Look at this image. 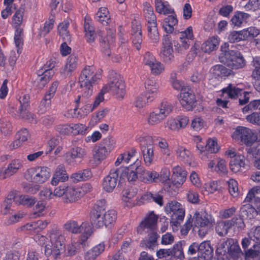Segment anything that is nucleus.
I'll return each mask as SVG.
<instances>
[{
    "label": "nucleus",
    "mask_w": 260,
    "mask_h": 260,
    "mask_svg": "<svg viewBox=\"0 0 260 260\" xmlns=\"http://www.w3.org/2000/svg\"><path fill=\"white\" fill-rule=\"evenodd\" d=\"M204 124L205 122L201 117L196 116L191 120V127L193 130L198 132L203 128Z\"/></svg>",
    "instance_id": "774afa93"
},
{
    "label": "nucleus",
    "mask_w": 260,
    "mask_h": 260,
    "mask_svg": "<svg viewBox=\"0 0 260 260\" xmlns=\"http://www.w3.org/2000/svg\"><path fill=\"white\" fill-rule=\"evenodd\" d=\"M243 40H245V37L243 31H233L228 36V40L231 43L239 42Z\"/></svg>",
    "instance_id": "bf43d9fd"
},
{
    "label": "nucleus",
    "mask_w": 260,
    "mask_h": 260,
    "mask_svg": "<svg viewBox=\"0 0 260 260\" xmlns=\"http://www.w3.org/2000/svg\"><path fill=\"white\" fill-rule=\"evenodd\" d=\"M144 15L147 22L148 37L153 43L159 41V37L157 29L156 17L154 13L147 14Z\"/></svg>",
    "instance_id": "f8f14e48"
},
{
    "label": "nucleus",
    "mask_w": 260,
    "mask_h": 260,
    "mask_svg": "<svg viewBox=\"0 0 260 260\" xmlns=\"http://www.w3.org/2000/svg\"><path fill=\"white\" fill-rule=\"evenodd\" d=\"M162 46L160 52V56L166 63H171L174 60L173 49L172 39L169 35L164 36Z\"/></svg>",
    "instance_id": "ddd939ff"
},
{
    "label": "nucleus",
    "mask_w": 260,
    "mask_h": 260,
    "mask_svg": "<svg viewBox=\"0 0 260 260\" xmlns=\"http://www.w3.org/2000/svg\"><path fill=\"white\" fill-rule=\"evenodd\" d=\"M77 64V56L75 54H71L67 59V63L61 72V74L65 77L71 76L76 69Z\"/></svg>",
    "instance_id": "a211bd4d"
},
{
    "label": "nucleus",
    "mask_w": 260,
    "mask_h": 260,
    "mask_svg": "<svg viewBox=\"0 0 260 260\" xmlns=\"http://www.w3.org/2000/svg\"><path fill=\"white\" fill-rule=\"evenodd\" d=\"M106 208V201L104 199L98 201L94 205L90 215H98L105 213Z\"/></svg>",
    "instance_id": "09e8293b"
},
{
    "label": "nucleus",
    "mask_w": 260,
    "mask_h": 260,
    "mask_svg": "<svg viewBox=\"0 0 260 260\" xmlns=\"http://www.w3.org/2000/svg\"><path fill=\"white\" fill-rule=\"evenodd\" d=\"M186 175V171L181 167L177 166L173 168L172 178L175 185L182 184L185 181Z\"/></svg>",
    "instance_id": "412c9836"
},
{
    "label": "nucleus",
    "mask_w": 260,
    "mask_h": 260,
    "mask_svg": "<svg viewBox=\"0 0 260 260\" xmlns=\"http://www.w3.org/2000/svg\"><path fill=\"white\" fill-rule=\"evenodd\" d=\"M97 72L93 66H86L82 70L79 78L80 87H85L88 78Z\"/></svg>",
    "instance_id": "c756f323"
},
{
    "label": "nucleus",
    "mask_w": 260,
    "mask_h": 260,
    "mask_svg": "<svg viewBox=\"0 0 260 260\" xmlns=\"http://www.w3.org/2000/svg\"><path fill=\"white\" fill-rule=\"evenodd\" d=\"M109 81L108 85V91H111L117 99H122L125 93V84L123 77L114 71L109 74Z\"/></svg>",
    "instance_id": "39448f33"
},
{
    "label": "nucleus",
    "mask_w": 260,
    "mask_h": 260,
    "mask_svg": "<svg viewBox=\"0 0 260 260\" xmlns=\"http://www.w3.org/2000/svg\"><path fill=\"white\" fill-rule=\"evenodd\" d=\"M142 198L144 200L153 201L159 206H162L163 204L162 196L156 193L152 194L150 192H147L143 196Z\"/></svg>",
    "instance_id": "6e6d98bb"
},
{
    "label": "nucleus",
    "mask_w": 260,
    "mask_h": 260,
    "mask_svg": "<svg viewBox=\"0 0 260 260\" xmlns=\"http://www.w3.org/2000/svg\"><path fill=\"white\" fill-rule=\"evenodd\" d=\"M109 153L99 145L94 147L92 150V157L95 164H100Z\"/></svg>",
    "instance_id": "7c9ffc66"
},
{
    "label": "nucleus",
    "mask_w": 260,
    "mask_h": 260,
    "mask_svg": "<svg viewBox=\"0 0 260 260\" xmlns=\"http://www.w3.org/2000/svg\"><path fill=\"white\" fill-rule=\"evenodd\" d=\"M84 31L85 32V37L89 43L93 42L96 37L94 28L90 24L89 20L85 19L84 25Z\"/></svg>",
    "instance_id": "a18cd8bd"
},
{
    "label": "nucleus",
    "mask_w": 260,
    "mask_h": 260,
    "mask_svg": "<svg viewBox=\"0 0 260 260\" xmlns=\"http://www.w3.org/2000/svg\"><path fill=\"white\" fill-rule=\"evenodd\" d=\"M229 254L234 260H237L243 253L238 244L233 243L229 249Z\"/></svg>",
    "instance_id": "864d4df0"
},
{
    "label": "nucleus",
    "mask_w": 260,
    "mask_h": 260,
    "mask_svg": "<svg viewBox=\"0 0 260 260\" xmlns=\"http://www.w3.org/2000/svg\"><path fill=\"white\" fill-rule=\"evenodd\" d=\"M200 255L206 258L207 256H211L213 249L210 245L209 241H204L199 245Z\"/></svg>",
    "instance_id": "49530a36"
},
{
    "label": "nucleus",
    "mask_w": 260,
    "mask_h": 260,
    "mask_svg": "<svg viewBox=\"0 0 260 260\" xmlns=\"http://www.w3.org/2000/svg\"><path fill=\"white\" fill-rule=\"evenodd\" d=\"M245 158L242 155H238L231 159L230 162V167L232 171L237 173L241 171L245 165Z\"/></svg>",
    "instance_id": "b1692460"
},
{
    "label": "nucleus",
    "mask_w": 260,
    "mask_h": 260,
    "mask_svg": "<svg viewBox=\"0 0 260 260\" xmlns=\"http://www.w3.org/2000/svg\"><path fill=\"white\" fill-rule=\"evenodd\" d=\"M24 14V9L19 8L13 17V24L17 28L22 23Z\"/></svg>",
    "instance_id": "0e129e2a"
},
{
    "label": "nucleus",
    "mask_w": 260,
    "mask_h": 260,
    "mask_svg": "<svg viewBox=\"0 0 260 260\" xmlns=\"http://www.w3.org/2000/svg\"><path fill=\"white\" fill-rule=\"evenodd\" d=\"M245 202H260V187L254 186L250 189L244 200Z\"/></svg>",
    "instance_id": "ea45409f"
},
{
    "label": "nucleus",
    "mask_w": 260,
    "mask_h": 260,
    "mask_svg": "<svg viewBox=\"0 0 260 260\" xmlns=\"http://www.w3.org/2000/svg\"><path fill=\"white\" fill-rule=\"evenodd\" d=\"M116 219V213L113 210H110L104 213L105 226L112 225Z\"/></svg>",
    "instance_id": "3c124183"
},
{
    "label": "nucleus",
    "mask_w": 260,
    "mask_h": 260,
    "mask_svg": "<svg viewBox=\"0 0 260 260\" xmlns=\"http://www.w3.org/2000/svg\"><path fill=\"white\" fill-rule=\"evenodd\" d=\"M233 221L226 220L218 222L215 230L217 233L220 236H224L228 234L229 230L232 226Z\"/></svg>",
    "instance_id": "58836bf2"
},
{
    "label": "nucleus",
    "mask_w": 260,
    "mask_h": 260,
    "mask_svg": "<svg viewBox=\"0 0 260 260\" xmlns=\"http://www.w3.org/2000/svg\"><path fill=\"white\" fill-rule=\"evenodd\" d=\"M172 256L182 260L184 258V255L182 248V241H179L175 243L172 249Z\"/></svg>",
    "instance_id": "8fccbe9b"
},
{
    "label": "nucleus",
    "mask_w": 260,
    "mask_h": 260,
    "mask_svg": "<svg viewBox=\"0 0 260 260\" xmlns=\"http://www.w3.org/2000/svg\"><path fill=\"white\" fill-rule=\"evenodd\" d=\"M22 164L21 161L18 160H13L9 164L7 168H2L0 170V178L4 179L16 173L17 171L21 167Z\"/></svg>",
    "instance_id": "dca6fc26"
},
{
    "label": "nucleus",
    "mask_w": 260,
    "mask_h": 260,
    "mask_svg": "<svg viewBox=\"0 0 260 260\" xmlns=\"http://www.w3.org/2000/svg\"><path fill=\"white\" fill-rule=\"evenodd\" d=\"M165 210L167 212L173 213L170 223L173 231L177 230L185 215V210L182 205L176 201H172L168 203Z\"/></svg>",
    "instance_id": "20e7f679"
},
{
    "label": "nucleus",
    "mask_w": 260,
    "mask_h": 260,
    "mask_svg": "<svg viewBox=\"0 0 260 260\" xmlns=\"http://www.w3.org/2000/svg\"><path fill=\"white\" fill-rule=\"evenodd\" d=\"M118 169L120 170L119 172L120 179L126 178L129 182L135 181L143 171V168L141 166V161L138 159H137L128 168L125 167Z\"/></svg>",
    "instance_id": "6e6552de"
},
{
    "label": "nucleus",
    "mask_w": 260,
    "mask_h": 260,
    "mask_svg": "<svg viewBox=\"0 0 260 260\" xmlns=\"http://www.w3.org/2000/svg\"><path fill=\"white\" fill-rule=\"evenodd\" d=\"M50 243L45 247V254L47 256L53 255L55 258L57 257L64 250V237L61 231L57 228H52L49 233Z\"/></svg>",
    "instance_id": "f03ea898"
},
{
    "label": "nucleus",
    "mask_w": 260,
    "mask_h": 260,
    "mask_svg": "<svg viewBox=\"0 0 260 260\" xmlns=\"http://www.w3.org/2000/svg\"><path fill=\"white\" fill-rule=\"evenodd\" d=\"M30 138V135L26 128L21 129L17 134V139L11 145L10 147L15 149L20 147L22 143Z\"/></svg>",
    "instance_id": "393cba45"
},
{
    "label": "nucleus",
    "mask_w": 260,
    "mask_h": 260,
    "mask_svg": "<svg viewBox=\"0 0 260 260\" xmlns=\"http://www.w3.org/2000/svg\"><path fill=\"white\" fill-rule=\"evenodd\" d=\"M86 246L87 244L86 240L85 239H82L77 242H73L67 246L68 252L70 255H75L78 252L81 247L84 248Z\"/></svg>",
    "instance_id": "a19ab883"
},
{
    "label": "nucleus",
    "mask_w": 260,
    "mask_h": 260,
    "mask_svg": "<svg viewBox=\"0 0 260 260\" xmlns=\"http://www.w3.org/2000/svg\"><path fill=\"white\" fill-rule=\"evenodd\" d=\"M158 85L155 81L152 79H148L145 82V89L146 94H149L147 96V100L153 98L154 95L157 93Z\"/></svg>",
    "instance_id": "f704fd0d"
},
{
    "label": "nucleus",
    "mask_w": 260,
    "mask_h": 260,
    "mask_svg": "<svg viewBox=\"0 0 260 260\" xmlns=\"http://www.w3.org/2000/svg\"><path fill=\"white\" fill-rule=\"evenodd\" d=\"M155 6L156 11L164 15L172 13L173 9L167 2H163L161 0H155Z\"/></svg>",
    "instance_id": "2f4dec72"
},
{
    "label": "nucleus",
    "mask_w": 260,
    "mask_h": 260,
    "mask_svg": "<svg viewBox=\"0 0 260 260\" xmlns=\"http://www.w3.org/2000/svg\"><path fill=\"white\" fill-rule=\"evenodd\" d=\"M92 177L90 169H86L72 174L71 178L74 182H79L89 179Z\"/></svg>",
    "instance_id": "c9c22d12"
},
{
    "label": "nucleus",
    "mask_w": 260,
    "mask_h": 260,
    "mask_svg": "<svg viewBox=\"0 0 260 260\" xmlns=\"http://www.w3.org/2000/svg\"><path fill=\"white\" fill-rule=\"evenodd\" d=\"M101 78V75L98 72L88 78L85 87H80L81 95L78 96L76 102H85V100L89 98L93 93V86L97 84Z\"/></svg>",
    "instance_id": "1a4fd4ad"
},
{
    "label": "nucleus",
    "mask_w": 260,
    "mask_h": 260,
    "mask_svg": "<svg viewBox=\"0 0 260 260\" xmlns=\"http://www.w3.org/2000/svg\"><path fill=\"white\" fill-rule=\"evenodd\" d=\"M18 114L20 118L27 120L29 122L36 123L37 121L35 115L29 112L27 109L21 110L19 112H18Z\"/></svg>",
    "instance_id": "69168bd1"
},
{
    "label": "nucleus",
    "mask_w": 260,
    "mask_h": 260,
    "mask_svg": "<svg viewBox=\"0 0 260 260\" xmlns=\"http://www.w3.org/2000/svg\"><path fill=\"white\" fill-rule=\"evenodd\" d=\"M108 91V86H104L101 90L100 92L96 96L95 100L92 105L88 104L85 106V109H87L86 113H89L92 111L95 108H96L101 102H103L104 100V95L105 93Z\"/></svg>",
    "instance_id": "a878e982"
},
{
    "label": "nucleus",
    "mask_w": 260,
    "mask_h": 260,
    "mask_svg": "<svg viewBox=\"0 0 260 260\" xmlns=\"http://www.w3.org/2000/svg\"><path fill=\"white\" fill-rule=\"evenodd\" d=\"M137 141L140 143L143 160L145 165L149 166L154 158V146L152 137L148 136H137Z\"/></svg>",
    "instance_id": "7ed1b4c3"
},
{
    "label": "nucleus",
    "mask_w": 260,
    "mask_h": 260,
    "mask_svg": "<svg viewBox=\"0 0 260 260\" xmlns=\"http://www.w3.org/2000/svg\"><path fill=\"white\" fill-rule=\"evenodd\" d=\"M228 183L230 194L234 198L238 197L239 194V190L237 181L235 179H231L228 181Z\"/></svg>",
    "instance_id": "680f3d73"
},
{
    "label": "nucleus",
    "mask_w": 260,
    "mask_h": 260,
    "mask_svg": "<svg viewBox=\"0 0 260 260\" xmlns=\"http://www.w3.org/2000/svg\"><path fill=\"white\" fill-rule=\"evenodd\" d=\"M249 14L247 13L237 12L233 17L231 21L235 26H239L244 21L246 20L249 17Z\"/></svg>",
    "instance_id": "603ef678"
},
{
    "label": "nucleus",
    "mask_w": 260,
    "mask_h": 260,
    "mask_svg": "<svg viewBox=\"0 0 260 260\" xmlns=\"http://www.w3.org/2000/svg\"><path fill=\"white\" fill-rule=\"evenodd\" d=\"M180 98L181 104L187 110L192 108L196 102L194 95L188 88L180 92Z\"/></svg>",
    "instance_id": "f3484780"
},
{
    "label": "nucleus",
    "mask_w": 260,
    "mask_h": 260,
    "mask_svg": "<svg viewBox=\"0 0 260 260\" xmlns=\"http://www.w3.org/2000/svg\"><path fill=\"white\" fill-rule=\"evenodd\" d=\"M232 138L246 145L250 146L257 138L251 129L244 126H238L232 134Z\"/></svg>",
    "instance_id": "0eeeda50"
},
{
    "label": "nucleus",
    "mask_w": 260,
    "mask_h": 260,
    "mask_svg": "<svg viewBox=\"0 0 260 260\" xmlns=\"http://www.w3.org/2000/svg\"><path fill=\"white\" fill-rule=\"evenodd\" d=\"M158 217L153 212L147 215L137 228L138 234H142L143 232H154L156 229Z\"/></svg>",
    "instance_id": "9b49d317"
},
{
    "label": "nucleus",
    "mask_w": 260,
    "mask_h": 260,
    "mask_svg": "<svg viewBox=\"0 0 260 260\" xmlns=\"http://www.w3.org/2000/svg\"><path fill=\"white\" fill-rule=\"evenodd\" d=\"M155 110L161 115L164 119H166V118L172 112L173 110V106L169 102L167 101H163L160 103L158 108Z\"/></svg>",
    "instance_id": "de8ad7c7"
},
{
    "label": "nucleus",
    "mask_w": 260,
    "mask_h": 260,
    "mask_svg": "<svg viewBox=\"0 0 260 260\" xmlns=\"http://www.w3.org/2000/svg\"><path fill=\"white\" fill-rule=\"evenodd\" d=\"M149 68L151 70V73L154 75H159L165 70L163 64L157 60H156L152 64H151Z\"/></svg>",
    "instance_id": "338daca9"
},
{
    "label": "nucleus",
    "mask_w": 260,
    "mask_h": 260,
    "mask_svg": "<svg viewBox=\"0 0 260 260\" xmlns=\"http://www.w3.org/2000/svg\"><path fill=\"white\" fill-rule=\"evenodd\" d=\"M242 92L243 90L232 84H229L226 88L222 89V93L226 94L227 96L231 99H235L241 96Z\"/></svg>",
    "instance_id": "72a5a7b5"
},
{
    "label": "nucleus",
    "mask_w": 260,
    "mask_h": 260,
    "mask_svg": "<svg viewBox=\"0 0 260 260\" xmlns=\"http://www.w3.org/2000/svg\"><path fill=\"white\" fill-rule=\"evenodd\" d=\"M219 42L220 40L217 36L210 38L202 44L201 49L204 52L210 53L218 48Z\"/></svg>",
    "instance_id": "4be33fe9"
},
{
    "label": "nucleus",
    "mask_w": 260,
    "mask_h": 260,
    "mask_svg": "<svg viewBox=\"0 0 260 260\" xmlns=\"http://www.w3.org/2000/svg\"><path fill=\"white\" fill-rule=\"evenodd\" d=\"M52 99V98L45 94L39 106V111L40 113H44L49 108L51 105Z\"/></svg>",
    "instance_id": "e2e57ef3"
},
{
    "label": "nucleus",
    "mask_w": 260,
    "mask_h": 260,
    "mask_svg": "<svg viewBox=\"0 0 260 260\" xmlns=\"http://www.w3.org/2000/svg\"><path fill=\"white\" fill-rule=\"evenodd\" d=\"M214 223L212 216L206 212L197 214L194 222L196 226L204 228H211Z\"/></svg>",
    "instance_id": "2eb2a0df"
},
{
    "label": "nucleus",
    "mask_w": 260,
    "mask_h": 260,
    "mask_svg": "<svg viewBox=\"0 0 260 260\" xmlns=\"http://www.w3.org/2000/svg\"><path fill=\"white\" fill-rule=\"evenodd\" d=\"M82 197L78 187H73L67 186L65 194V202L73 203Z\"/></svg>",
    "instance_id": "5701e85b"
},
{
    "label": "nucleus",
    "mask_w": 260,
    "mask_h": 260,
    "mask_svg": "<svg viewBox=\"0 0 260 260\" xmlns=\"http://www.w3.org/2000/svg\"><path fill=\"white\" fill-rule=\"evenodd\" d=\"M14 201L18 204L30 207L36 202V198L28 195H19L14 197Z\"/></svg>",
    "instance_id": "473e14b6"
},
{
    "label": "nucleus",
    "mask_w": 260,
    "mask_h": 260,
    "mask_svg": "<svg viewBox=\"0 0 260 260\" xmlns=\"http://www.w3.org/2000/svg\"><path fill=\"white\" fill-rule=\"evenodd\" d=\"M71 125L72 134L74 135H84L88 128L87 126L81 123H72Z\"/></svg>",
    "instance_id": "13d9d810"
},
{
    "label": "nucleus",
    "mask_w": 260,
    "mask_h": 260,
    "mask_svg": "<svg viewBox=\"0 0 260 260\" xmlns=\"http://www.w3.org/2000/svg\"><path fill=\"white\" fill-rule=\"evenodd\" d=\"M64 229L74 234H79L83 232H86V229L89 228L87 222L79 224L77 221L71 220L64 224Z\"/></svg>",
    "instance_id": "aec40b11"
},
{
    "label": "nucleus",
    "mask_w": 260,
    "mask_h": 260,
    "mask_svg": "<svg viewBox=\"0 0 260 260\" xmlns=\"http://www.w3.org/2000/svg\"><path fill=\"white\" fill-rule=\"evenodd\" d=\"M229 48V44L228 43H224L221 46V53L219 56L220 61L233 70L244 68L246 61L242 54L238 51L230 50Z\"/></svg>",
    "instance_id": "f257e3e1"
},
{
    "label": "nucleus",
    "mask_w": 260,
    "mask_h": 260,
    "mask_svg": "<svg viewBox=\"0 0 260 260\" xmlns=\"http://www.w3.org/2000/svg\"><path fill=\"white\" fill-rule=\"evenodd\" d=\"M39 73H41L42 74L39 75L38 79V81L39 82L38 85L39 88H42L44 87L46 84L49 81L51 77H52L54 74V72L52 70H42V71H39Z\"/></svg>",
    "instance_id": "e433bc0d"
},
{
    "label": "nucleus",
    "mask_w": 260,
    "mask_h": 260,
    "mask_svg": "<svg viewBox=\"0 0 260 260\" xmlns=\"http://www.w3.org/2000/svg\"><path fill=\"white\" fill-rule=\"evenodd\" d=\"M211 72L215 77H225L230 75L232 71L222 65L217 64L213 66Z\"/></svg>",
    "instance_id": "79ce46f5"
},
{
    "label": "nucleus",
    "mask_w": 260,
    "mask_h": 260,
    "mask_svg": "<svg viewBox=\"0 0 260 260\" xmlns=\"http://www.w3.org/2000/svg\"><path fill=\"white\" fill-rule=\"evenodd\" d=\"M120 170L113 169L110 171L103 181V188L108 192H112L115 187L118 185L120 180L119 179Z\"/></svg>",
    "instance_id": "9d476101"
},
{
    "label": "nucleus",
    "mask_w": 260,
    "mask_h": 260,
    "mask_svg": "<svg viewBox=\"0 0 260 260\" xmlns=\"http://www.w3.org/2000/svg\"><path fill=\"white\" fill-rule=\"evenodd\" d=\"M115 144V141L111 138H106L102 140L99 145L109 153L114 148Z\"/></svg>",
    "instance_id": "4d7b16f0"
},
{
    "label": "nucleus",
    "mask_w": 260,
    "mask_h": 260,
    "mask_svg": "<svg viewBox=\"0 0 260 260\" xmlns=\"http://www.w3.org/2000/svg\"><path fill=\"white\" fill-rule=\"evenodd\" d=\"M104 220V213L90 215L91 223L95 228H98L105 226Z\"/></svg>",
    "instance_id": "5fc2aeb1"
},
{
    "label": "nucleus",
    "mask_w": 260,
    "mask_h": 260,
    "mask_svg": "<svg viewBox=\"0 0 260 260\" xmlns=\"http://www.w3.org/2000/svg\"><path fill=\"white\" fill-rule=\"evenodd\" d=\"M105 244L101 242L93 246L84 253V260H95L105 250Z\"/></svg>",
    "instance_id": "6ab92c4d"
},
{
    "label": "nucleus",
    "mask_w": 260,
    "mask_h": 260,
    "mask_svg": "<svg viewBox=\"0 0 260 260\" xmlns=\"http://www.w3.org/2000/svg\"><path fill=\"white\" fill-rule=\"evenodd\" d=\"M69 25V22L68 21H64L59 23L58 26V34L64 41L70 42L71 41V36L68 30Z\"/></svg>",
    "instance_id": "37998d69"
},
{
    "label": "nucleus",
    "mask_w": 260,
    "mask_h": 260,
    "mask_svg": "<svg viewBox=\"0 0 260 260\" xmlns=\"http://www.w3.org/2000/svg\"><path fill=\"white\" fill-rule=\"evenodd\" d=\"M87 154V151L85 148L79 146L73 147L70 152L66 154V161L70 165L77 164V160H81Z\"/></svg>",
    "instance_id": "4468645a"
},
{
    "label": "nucleus",
    "mask_w": 260,
    "mask_h": 260,
    "mask_svg": "<svg viewBox=\"0 0 260 260\" xmlns=\"http://www.w3.org/2000/svg\"><path fill=\"white\" fill-rule=\"evenodd\" d=\"M25 178L29 182L42 184L50 176V169L46 167H37L27 169L24 173Z\"/></svg>",
    "instance_id": "423d86ee"
},
{
    "label": "nucleus",
    "mask_w": 260,
    "mask_h": 260,
    "mask_svg": "<svg viewBox=\"0 0 260 260\" xmlns=\"http://www.w3.org/2000/svg\"><path fill=\"white\" fill-rule=\"evenodd\" d=\"M176 154L179 159L184 162L189 163L190 162V153L184 147L178 146L176 150Z\"/></svg>",
    "instance_id": "c03bdc74"
},
{
    "label": "nucleus",
    "mask_w": 260,
    "mask_h": 260,
    "mask_svg": "<svg viewBox=\"0 0 260 260\" xmlns=\"http://www.w3.org/2000/svg\"><path fill=\"white\" fill-rule=\"evenodd\" d=\"M165 119L156 110L150 112L147 117L146 121L150 126L158 125Z\"/></svg>",
    "instance_id": "4c0bfd02"
},
{
    "label": "nucleus",
    "mask_w": 260,
    "mask_h": 260,
    "mask_svg": "<svg viewBox=\"0 0 260 260\" xmlns=\"http://www.w3.org/2000/svg\"><path fill=\"white\" fill-rule=\"evenodd\" d=\"M95 19L104 25H107L111 21L109 12L107 8L101 7L95 16Z\"/></svg>",
    "instance_id": "bb28decb"
},
{
    "label": "nucleus",
    "mask_w": 260,
    "mask_h": 260,
    "mask_svg": "<svg viewBox=\"0 0 260 260\" xmlns=\"http://www.w3.org/2000/svg\"><path fill=\"white\" fill-rule=\"evenodd\" d=\"M23 29L20 27L17 28L15 32L14 42L17 48L20 50L23 44Z\"/></svg>",
    "instance_id": "052dcab7"
},
{
    "label": "nucleus",
    "mask_w": 260,
    "mask_h": 260,
    "mask_svg": "<svg viewBox=\"0 0 260 260\" xmlns=\"http://www.w3.org/2000/svg\"><path fill=\"white\" fill-rule=\"evenodd\" d=\"M240 212V216L245 219H252L257 215L256 210L250 204L243 205Z\"/></svg>",
    "instance_id": "c85d7f7f"
},
{
    "label": "nucleus",
    "mask_w": 260,
    "mask_h": 260,
    "mask_svg": "<svg viewBox=\"0 0 260 260\" xmlns=\"http://www.w3.org/2000/svg\"><path fill=\"white\" fill-rule=\"evenodd\" d=\"M159 235L156 232H151L148 235L147 239L143 240L140 245L142 247H147L153 250L157 244V240Z\"/></svg>",
    "instance_id": "cd10ccee"
}]
</instances>
